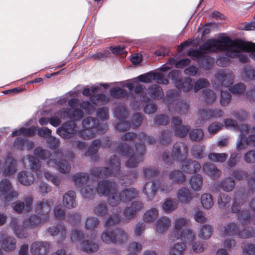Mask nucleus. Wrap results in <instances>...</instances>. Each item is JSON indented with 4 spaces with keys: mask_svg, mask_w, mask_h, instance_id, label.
Masks as SVG:
<instances>
[{
    "mask_svg": "<svg viewBox=\"0 0 255 255\" xmlns=\"http://www.w3.org/2000/svg\"><path fill=\"white\" fill-rule=\"evenodd\" d=\"M189 184L194 191H200L203 184L202 176L199 174L192 176L189 179Z\"/></svg>",
    "mask_w": 255,
    "mask_h": 255,
    "instance_id": "c9c22d12",
    "label": "nucleus"
},
{
    "mask_svg": "<svg viewBox=\"0 0 255 255\" xmlns=\"http://www.w3.org/2000/svg\"><path fill=\"white\" fill-rule=\"evenodd\" d=\"M158 215V211L155 208H152L144 213L143 219L145 222H152L157 218Z\"/></svg>",
    "mask_w": 255,
    "mask_h": 255,
    "instance_id": "3c124183",
    "label": "nucleus"
},
{
    "mask_svg": "<svg viewBox=\"0 0 255 255\" xmlns=\"http://www.w3.org/2000/svg\"><path fill=\"white\" fill-rule=\"evenodd\" d=\"M94 212L95 214L98 216L105 215L108 212L106 203L102 202L99 203L97 206H95Z\"/></svg>",
    "mask_w": 255,
    "mask_h": 255,
    "instance_id": "13d9d810",
    "label": "nucleus"
},
{
    "mask_svg": "<svg viewBox=\"0 0 255 255\" xmlns=\"http://www.w3.org/2000/svg\"><path fill=\"white\" fill-rule=\"evenodd\" d=\"M57 115L61 119H69L71 120V109L68 108H63L60 109L56 112Z\"/></svg>",
    "mask_w": 255,
    "mask_h": 255,
    "instance_id": "69168bd1",
    "label": "nucleus"
},
{
    "mask_svg": "<svg viewBox=\"0 0 255 255\" xmlns=\"http://www.w3.org/2000/svg\"><path fill=\"white\" fill-rule=\"evenodd\" d=\"M212 227L210 225H203L199 232V237L203 239H209L212 234Z\"/></svg>",
    "mask_w": 255,
    "mask_h": 255,
    "instance_id": "5fc2aeb1",
    "label": "nucleus"
},
{
    "mask_svg": "<svg viewBox=\"0 0 255 255\" xmlns=\"http://www.w3.org/2000/svg\"><path fill=\"white\" fill-rule=\"evenodd\" d=\"M16 241L15 239L12 237H9L3 240L1 243V248L6 251H10L15 249Z\"/></svg>",
    "mask_w": 255,
    "mask_h": 255,
    "instance_id": "79ce46f5",
    "label": "nucleus"
},
{
    "mask_svg": "<svg viewBox=\"0 0 255 255\" xmlns=\"http://www.w3.org/2000/svg\"><path fill=\"white\" fill-rule=\"evenodd\" d=\"M178 202L177 201L171 199H167L163 203L162 208L166 213H169L177 208Z\"/></svg>",
    "mask_w": 255,
    "mask_h": 255,
    "instance_id": "864d4df0",
    "label": "nucleus"
},
{
    "mask_svg": "<svg viewBox=\"0 0 255 255\" xmlns=\"http://www.w3.org/2000/svg\"><path fill=\"white\" fill-rule=\"evenodd\" d=\"M17 178L21 184L26 186L31 184L34 180L33 175L26 171L19 172L18 174Z\"/></svg>",
    "mask_w": 255,
    "mask_h": 255,
    "instance_id": "f704fd0d",
    "label": "nucleus"
},
{
    "mask_svg": "<svg viewBox=\"0 0 255 255\" xmlns=\"http://www.w3.org/2000/svg\"><path fill=\"white\" fill-rule=\"evenodd\" d=\"M26 159L28 161L30 168L35 172L37 178L40 179L42 175L40 170L41 163L39 160L32 155L28 156Z\"/></svg>",
    "mask_w": 255,
    "mask_h": 255,
    "instance_id": "c85d7f7f",
    "label": "nucleus"
},
{
    "mask_svg": "<svg viewBox=\"0 0 255 255\" xmlns=\"http://www.w3.org/2000/svg\"><path fill=\"white\" fill-rule=\"evenodd\" d=\"M101 238L104 242L110 244L125 242L127 240L128 236L126 232L120 229L108 228L102 233Z\"/></svg>",
    "mask_w": 255,
    "mask_h": 255,
    "instance_id": "f8f14e48",
    "label": "nucleus"
},
{
    "mask_svg": "<svg viewBox=\"0 0 255 255\" xmlns=\"http://www.w3.org/2000/svg\"><path fill=\"white\" fill-rule=\"evenodd\" d=\"M33 153L35 156L42 160H46L52 156L47 161V165L49 167L57 168L62 173H68L70 170V165L66 160L62 159L63 153L60 149L56 150L52 156L50 151L44 149L41 147H37L34 149Z\"/></svg>",
    "mask_w": 255,
    "mask_h": 255,
    "instance_id": "0eeeda50",
    "label": "nucleus"
},
{
    "mask_svg": "<svg viewBox=\"0 0 255 255\" xmlns=\"http://www.w3.org/2000/svg\"><path fill=\"white\" fill-rule=\"evenodd\" d=\"M199 49L200 50L197 49L190 50L188 52V55L190 56L193 60H197L200 67L205 70H211L214 64V59L211 57L205 56L202 51L207 52H210L209 51L203 50L201 49L200 48H199ZM211 52H213V51Z\"/></svg>",
    "mask_w": 255,
    "mask_h": 255,
    "instance_id": "ddd939ff",
    "label": "nucleus"
},
{
    "mask_svg": "<svg viewBox=\"0 0 255 255\" xmlns=\"http://www.w3.org/2000/svg\"><path fill=\"white\" fill-rule=\"evenodd\" d=\"M228 156L226 153L212 152L209 154L208 159L213 162L223 163L227 159Z\"/></svg>",
    "mask_w": 255,
    "mask_h": 255,
    "instance_id": "58836bf2",
    "label": "nucleus"
},
{
    "mask_svg": "<svg viewBox=\"0 0 255 255\" xmlns=\"http://www.w3.org/2000/svg\"><path fill=\"white\" fill-rule=\"evenodd\" d=\"M245 196L243 194L236 195L233 204L232 206V211L234 213L238 214L240 223L243 225L247 224L251 219V216L248 212L244 209L246 205L245 204Z\"/></svg>",
    "mask_w": 255,
    "mask_h": 255,
    "instance_id": "9b49d317",
    "label": "nucleus"
},
{
    "mask_svg": "<svg viewBox=\"0 0 255 255\" xmlns=\"http://www.w3.org/2000/svg\"><path fill=\"white\" fill-rule=\"evenodd\" d=\"M48 232L52 236H57L59 233L62 240L66 237V230L61 224L57 225V227H50L48 229Z\"/></svg>",
    "mask_w": 255,
    "mask_h": 255,
    "instance_id": "4c0bfd02",
    "label": "nucleus"
},
{
    "mask_svg": "<svg viewBox=\"0 0 255 255\" xmlns=\"http://www.w3.org/2000/svg\"><path fill=\"white\" fill-rule=\"evenodd\" d=\"M109 165L111 169L107 167L92 168L90 170V175L95 178H105L110 176L119 177L121 165L119 158L116 155L112 156L109 158Z\"/></svg>",
    "mask_w": 255,
    "mask_h": 255,
    "instance_id": "9d476101",
    "label": "nucleus"
},
{
    "mask_svg": "<svg viewBox=\"0 0 255 255\" xmlns=\"http://www.w3.org/2000/svg\"><path fill=\"white\" fill-rule=\"evenodd\" d=\"M136 137L140 142L135 144V152L130 147L128 142L121 143L116 148V151L122 156H126L128 158L125 163L128 168L135 167L138 166L140 162L143 160V155L145 151L144 146L145 142L151 144L155 142V139L154 137L147 136L144 132H140L137 136L133 132H127L121 136V139L124 141L130 143Z\"/></svg>",
    "mask_w": 255,
    "mask_h": 255,
    "instance_id": "f03ea898",
    "label": "nucleus"
},
{
    "mask_svg": "<svg viewBox=\"0 0 255 255\" xmlns=\"http://www.w3.org/2000/svg\"><path fill=\"white\" fill-rule=\"evenodd\" d=\"M148 93L151 98L154 99H161L163 96L162 88L157 85L153 84L148 88Z\"/></svg>",
    "mask_w": 255,
    "mask_h": 255,
    "instance_id": "473e14b6",
    "label": "nucleus"
},
{
    "mask_svg": "<svg viewBox=\"0 0 255 255\" xmlns=\"http://www.w3.org/2000/svg\"><path fill=\"white\" fill-rule=\"evenodd\" d=\"M231 198L226 193H221L220 194L218 200V204L220 209L226 208L230 206V202Z\"/></svg>",
    "mask_w": 255,
    "mask_h": 255,
    "instance_id": "8fccbe9b",
    "label": "nucleus"
},
{
    "mask_svg": "<svg viewBox=\"0 0 255 255\" xmlns=\"http://www.w3.org/2000/svg\"><path fill=\"white\" fill-rule=\"evenodd\" d=\"M18 193L13 188L11 183L7 179L0 182V198L4 202H8L18 197Z\"/></svg>",
    "mask_w": 255,
    "mask_h": 255,
    "instance_id": "dca6fc26",
    "label": "nucleus"
},
{
    "mask_svg": "<svg viewBox=\"0 0 255 255\" xmlns=\"http://www.w3.org/2000/svg\"><path fill=\"white\" fill-rule=\"evenodd\" d=\"M159 181L157 180L152 182H147L143 188V192L146 195L149 200L151 199L155 195L157 189L159 188L161 191L167 193L172 190V185L161 184L159 187Z\"/></svg>",
    "mask_w": 255,
    "mask_h": 255,
    "instance_id": "2eb2a0df",
    "label": "nucleus"
},
{
    "mask_svg": "<svg viewBox=\"0 0 255 255\" xmlns=\"http://www.w3.org/2000/svg\"><path fill=\"white\" fill-rule=\"evenodd\" d=\"M200 202L202 206L205 209H210L213 205L212 196L209 193L202 194L201 197Z\"/></svg>",
    "mask_w": 255,
    "mask_h": 255,
    "instance_id": "a19ab883",
    "label": "nucleus"
},
{
    "mask_svg": "<svg viewBox=\"0 0 255 255\" xmlns=\"http://www.w3.org/2000/svg\"><path fill=\"white\" fill-rule=\"evenodd\" d=\"M50 250V244L47 242L36 241L30 246V251L33 255H45Z\"/></svg>",
    "mask_w": 255,
    "mask_h": 255,
    "instance_id": "4be33fe9",
    "label": "nucleus"
},
{
    "mask_svg": "<svg viewBox=\"0 0 255 255\" xmlns=\"http://www.w3.org/2000/svg\"><path fill=\"white\" fill-rule=\"evenodd\" d=\"M68 105L74 109L77 106H79L87 114H91L95 111V107L90 102L87 101H82L79 103V100L77 98H71L68 100Z\"/></svg>",
    "mask_w": 255,
    "mask_h": 255,
    "instance_id": "412c9836",
    "label": "nucleus"
},
{
    "mask_svg": "<svg viewBox=\"0 0 255 255\" xmlns=\"http://www.w3.org/2000/svg\"><path fill=\"white\" fill-rule=\"evenodd\" d=\"M203 170L211 177L216 179L220 177L221 171L213 164L205 163L203 166Z\"/></svg>",
    "mask_w": 255,
    "mask_h": 255,
    "instance_id": "c756f323",
    "label": "nucleus"
},
{
    "mask_svg": "<svg viewBox=\"0 0 255 255\" xmlns=\"http://www.w3.org/2000/svg\"><path fill=\"white\" fill-rule=\"evenodd\" d=\"M205 147L203 146L194 145L191 149L192 155L196 158L201 159L204 157Z\"/></svg>",
    "mask_w": 255,
    "mask_h": 255,
    "instance_id": "052dcab7",
    "label": "nucleus"
},
{
    "mask_svg": "<svg viewBox=\"0 0 255 255\" xmlns=\"http://www.w3.org/2000/svg\"><path fill=\"white\" fill-rule=\"evenodd\" d=\"M90 99L95 105H105L108 103L110 100L109 97L103 93L92 95Z\"/></svg>",
    "mask_w": 255,
    "mask_h": 255,
    "instance_id": "e433bc0d",
    "label": "nucleus"
},
{
    "mask_svg": "<svg viewBox=\"0 0 255 255\" xmlns=\"http://www.w3.org/2000/svg\"><path fill=\"white\" fill-rule=\"evenodd\" d=\"M76 194L74 191L70 190L63 196L62 203L68 209H72L76 207Z\"/></svg>",
    "mask_w": 255,
    "mask_h": 255,
    "instance_id": "a878e982",
    "label": "nucleus"
},
{
    "mask_svg": "<svg viewBox=\"0 0 255 255\" xmlns=\"http://www.w3.org/2000/svg\"><path fill=\"white\" fill-rule=\"evenodd\" d=\"M169 178L171 180L178 183H183L186 180L185 176L183 173L180 170H175L170 172L169 174Z\"/></svg>",
    "mask_w": 255,
    "mask_h": 255,
    "instance_id": "de8ad7c7",
    "label": "nucleus"
},
{
    "mask_svg": "<svg viewBox=\"0 0 255 255\" xmlns=\"http://www.w3.org/2000/svg\"><path fill=\"white\" fill-rule=\"evenodd\" d=\"M142 249L141 245L137 242L131 243L128 247L129 254L128 255H137L138 253Z\"/></svg>",
    "mask_w": 255,
    "mask_h": 255,
    "instance_id": "774afa93",
    "label": "nucleus"
},
{
    "mask_svg": "<svg viewBox=\"0 0 255 255\" xmlns=\"http://www.w3.org/2000/svg\"><path fill=\"white\" fill-rule=\"evenodd\" d=\"M79 128L77 124L72 121H67L57 129V133L65 139H70L78 134Z\"/></svg>",
    "mask_w": 255,
    "mask_h": 255,
    "instance_id": "f3484780",
    "label": "nucleus"
},
{
    "mask_svg": "<svg viewBox=\"0 0 255 255\" xmlns=\"http://www.w3.org/2000/svg\"><path fill=\"white\" fill-rule=\"evenodd\" d=\"M245 89L246 86L243 83H238L229 89L231 93L236 95H240L243 93Z\"/></svg>",
    "mask_w": 255,
    "mask_h": 255,
    "instance_id": "338daca9",
    "label": "nucleus"
},
{
    "mask_svg": "<svg viewBox=\"0 0 255 255\" xmlns=\"http://www.w3.org/2000/svg\"><path fill=\"white\" fill-rule=\"evenodd\" d=\"M88 179V175L85 173H77L73 176V181L77 187L82 186Z\"/></svg>",
    "mask_w": 255,
    "mask_h": 255,
    "instance_id": "37998d69",
    "label": "nucleus"
},
{
    "mask_svg": "<svg viewBox=\"0 0 255 255\" xmlns=\"http://www.w3.org/2000/svg\"><path fill=\"white\" fill-rule=\"evenodd\" d=\"M204 136V133L201 129H194L189 132V137L192 140L198 141L201 140Z\"/></svg>",
    "mask_w": 255,
    "mask_h": 255,
    "instance_id": "0e129e2a",
    "label": "nucleus"
},
{
    "mask_svg": "<svg viewBox=\"0 0 255 255\" xmlns=\"http://www.w3.org/2000/svg\"><path fill=\"white\" fill-rule=\"evenodd\" d=\"M180 72L177 70H173L168 73V77L172 79L176 87H180L182 79L180 78Z\"/></svg>",
    "mask_w": 255,
    "mask_h": 255,
    "instance_id": "6e6d98bb",
    "label": "nucleus"
},
{
    "mask_svg": "<svg viewBox=\"0 0 255 255\" xmlns=\"http://www.w3.org/2000/svg\"><path fill=\"white\" fill-rule=\"evenodd\" d=\"M229 39L231 41L235 42L244 43L240 40H233L228 37L220 36L218 39H209L204 44L201 45L200 49L203 50L216 52L217 51H226L227 54L231 58L239 57V60L242 63H247L249 58L247 54H242V51L245 52H253L252 53H255V50H245L241 49H236L237 48L232 46V44H226L224 43V41H226L225 39Z\"/></svg>",
    "mask_w": 255,
    "mask_h": 255,
    "instance_id": "39448f33",
    "label": "nucleus"
},
{
    "mask_svg": "<svg viewBox=\"0 0 255 255\" xmlns=\"http://www.w3.org/2000/svg\"><path fill=\"white\" fill-rule=\"evenodd\" d=\"M98 120L91 117H87L82 121L83 128L96 129Z\"/></svg>",
    "mask_w": 255,
    "mask_h": 255,
    "instance_id": "49530a36",
    "label": "nucleus"
},
{
    "mask_svg": "<svg viewBox=\"0 0 255 255\" xmlns=\"http://www.w3.org/2000/svg\"><path fill=\"white\" fill-rule=\"evenodd\" d=\"M143 208L141 202L134 201L132 202L131 207L126 208L123 212L125 219L128 222L130 220L134 217L137 212L140 211Z\"/></svg>",
    "mask_w": 255,
    "mask_h": 255,
    "instance_id": "5701e85b",
    "label": "nucleus"
},
{
    "mask_svg": "<svg viewBox=\"0 0 255 255\" xmlns=\"http://www.w3.org/2000/svg\"><path fill=\"white\" fill-rule=\"evenodd\" d=\"M193 80L190 77H186L181 80L180 87H176L177 89L170 90L167 92L166 97L164 99V102L167 104L168 110L175 114L180 115L186 114L188 111L189 105L182 101H176L180 96V90L184 92L191 91L193 87Z\"/></svg>",
    "mask_w": 255,
    "mask_h": 255,
    "instance_id": "423d86ee",
    "label": "nucleus"
},
{
    "mask_svg": "<svg viewBox=\"0 0 255 255\" xmlns=\"http://www.w3.org/2000/svg\"><path fill=\"white\" fill-rule=\"evenodd\" d=\"M117 186L115 182L108 180L99 182L96 188V191L100 195L108 196L109 204L113 207L112 215L110 216L105 222L106 227L113 226L120 221V214L121 208L117 206L121 202H126L136 198L138 195L137 191L134 188H129L124 190L120 194L117 193Z\"/></svg>",
    "mask_w": 255,
    "mask_h": 255,
    "instance_id": "f257e3e1",
    "label": "nucleus"
},
{
    "mask_svg": "<svg viewBox=\"0 0 255 255\" xmlns=\"http://www.w3.org/2000/svg\"><path fill=\"white\" fill-rule=\"evenodd\" d=\"M134 93L136 94L137 97H140L139 102L136 101L133 104L134 107L138 108L141 105L146 104L149 101V99L146 96L145 92V87L143 85H139L136 86L134 89Z\"/></svg>",
    "mask_w": 255,
    "mask_h": 255,
    "instance_id": "b1692460",
    "label": "nucleus"
},
{
    "mask_svg": "<svg viewBox=\"0 0 255 255\" xmlns=\"http://www.w3.org/2000/svg\"><path fill=\"white\" fill-rule=\"evenodd\" d=\"M177 199L182 203H189L192 199L191 194L189 190L186 187H181L176 194Z\"/></svg>",
    "mask_w": 255,
    "mask_h": 255,
    "instance_id": "7c9ffc66",
    "label": "nucleus"
},
{
    "mask_svg": "<svg viewBox=\"0 0 255 255\" xmlns=\"http://www.w3.org/2000/svg\"><path fill=\"white\" fill-rule=\"evenodd\" d=\"M52 201L43 199L37 201L34 205L35 212L43 218L33 215L25 219L23 222V227L17 226V219L15 218L11 219L10 226L13 228L17 237L20 239L25 238L27 232L24 228H34L47 222L49 219V213L51 209Z\"/></svg>",
    "mask_w": 255,
    "mask_h": 255,
    "instance_id": "7ed1b4c3",
    "label": "nucleus"
},
{
    "mask_svg": "<svg viewBox=\"0 0 255 255\" xmlns=\"http://www.w3.org/2000/svg\"><path fill=\"white\" fill-rule=\"evenodd\" d=\"M99 220L95 217H89L85 223V228L87 230H93L99 224Z\"/></svg>",
    "mask_w": 255,
    "mask_h": 255,
    "instance_id": "e2e57ef3",
    "label": "nucleus"
},
{
    "mask_svg": "<svg viewBox=\"0 0 255 255\" xmlns=\"http://www.w3.org/2000/svg\"><path fill=\"white\" fill-rule=\"evenodd\" d=\"M114 114L117 119L122 121L127 118L128 112L124 106H119L115 109Z\"/></svg>",
    "mask_w": 255,
    "mask_h": 255,
    "instance_id": "a18cd8bd",
    "label": "nucleus"
},
{
    "mask_svg": "<svg viewBox=\"0 0 255 255\" xmlns=\"http://www.w3.org/2000/svg\"><path fill=\"white\" fill-rule=\"evenodd\" d=\"M98 245L87 240L83 241L81 244V249L85 252H94L97 251Z\"/></svg>",
    "mask_w": 255,
    "mask_h": 255,
    "instance_id": "c03bdc74",
    "label": "nucleus"
},
{
    "mask_svg": "<svg viewBox=\"0 0 255 255\" xmlns=\"http://www.w3.org/2000/svg\"><path fill=\"white\" fill-rule=\"evenodd\" d=\"M188 221L185 218H177L173 222V228L170 233L169 240L174 241L181 239L185 243H190L194 239V233L189 229L183 230L188 225Z\"/></svg>",
    "mask_w": 255,
    "mask_h": 255,
    "instance_id": "1a4fd4ad",
    "label": "nucleus"
},
{
    "mask_svg": "<svg viewBox=\"0 0 255 255\" xmlns=\"http://www.w3.org/2000/svg\"><path fill=\"white\" fill-rule=\"evenodd\" d=\"M33 204V198L31 196L24 198V202L16 201L12 205L13 210L17 214L31 211Z\"/></svg>",
    "mask_w": 255,
    "mask_h": 255,
    "instance_id": "a211bd4d",
    "label": "nucleus"
},
{
    "mask_svg": "<svg viewBox=\"0 0 255 255\" xmlns=\"http://www.w3.org/2000/svg\"><path fill=\"white\" fill-rule=\"evenodd\" d=\"M16 171V160L13 157L7 155L5 160L4 175L9 176L14 174Z\"/></svg>",
    "mask_w": 255,
    "mask_h": 255,
    "instance_id": "bb28decb",
    "label": "nucleus"
},
{
    "mask_svg": "<svg viewBox=\"0 0 255 255\" xmlns=\"http://www.w3.org/2000/svg\"><path fill=\"white\" fill-rule=\"evenodd\" d=\"M36 131H37V127L32 126L28 128H21L12 132L11 136L14 137L22 134L26 136H32L34 135Z\"/></svg>",
    "mask_w": 255,
    "mask_h": 255,
    "instance_id": "2f4dec72",
    "label": "nucleus"
},
{
    "mask_svg": "<svg viewBox=\"0 0 255 255\" xmlns=\"http://www.w3.org/2000/svg\"><path fill=\"white\" fill-rule=\"evenodd\" d=\"M209 85V82L207 79L200 78L195 82L193 89L195 92H197L204 88L208 87Z\"/></svg>",
    "mask_w": 255,
    "mask_h": 255,
    "instance_id": "680f3d73",
    "label": "nucleus"
},
{
    "mask_svg": "<svg viewBox=\"0 0 255 255\" xmlns=\"http://www.w3.org/2000/svg\"><path fill=\"white\" fill-rule=\"evenodd\" d=\"M111 84H108L107 83L97 84L91 87L90 88H85L82 92V94L85 96H89L92 93H95L98 91L100 89V86L103 87L104 89H107L110 86Z\"/></svg>",
    "mask_w": 255,
    "mask_h": 255,
    "instance_id": "ea45409f",
    "label": "nucleus"
},
{
    "mask_svg": "<svg viewBox=\"0 0 255 255\" xmlns=\"http://www.w3.org/2000/svg\"><path fill=\"white\" fill-rule=\"evenodd\" d=\"M235 186V183L234 180L230 177L224 178L217 184L218 187L226 192L232 191L234 188Z\"/></svg>",
    "mask_w": 255,
    "mask_h": 255,
    "instance_id": "72a5a7b5",
    "label": "nucleus"
},
{
    "mask_svg": "<svg viewBox=\"0 0 255 255\" xmlns=\"http://www.w3.org/2000/svg\"><path fill=\"white\" fill-rule=\"evenodd\" d=\"M172 126L176 136L183 137L186 136L190 128L188 126L182 125V120L179 117H173L172 119Z\"/></svg>",
    "mask_w": 255,
    "mask_h": 255,
    "instance_id": "aec40b11",
    "label": "nucleus"
},
{
    "mask_svg": "<svg viewBox=\"0 0 255 255\" xmlns=\"http://www.w3.org/2000/svg\"><path fill=\"white\" fill-rule=\"evenodd\" d=\"M215 77L216 80L220 83L222 87H229L234 82V75L230 71L219 70L215 73Z\"/></svg>",
    "mask_w": 255,
    "mask_h": 255,
    "instance_id": "6ab92c4d",
    "label": "nucleus"
},
{
    "mask_svg": "<svg viewBox=\"0 0 255 255\" xmlns=\"http://www.w3.org/2000/svg\"><path fill=\"white\" fill-rule=\"evenodd\" d=\"M224 236H233L237 235L242 239H247L253 236L254 230L252 228H245L242 231H239L236 223L231 222L227 224L222 231Z\"/></svg>",
    "mask_w": 255,
    "mask_h": 255,
    "instance_id": "4468645a",
    "label": "nucleus"
},
{
    "mask_svg": "<svg viewBox=\"0 0 255 255\" xmlns=\"http://www.w3.org/2000/svg\"><path fill=\"white\" fill-rule=\"evenodd\" d=\"M171 225V220L166 217L159 218L156 223V233L162 234L166 231Z\"/></svg>",
    "mask_w": 255,
    "mask_h": 255,
    "instance_id": "cd10ccee",
    "label": "nucleus"
},
{
    "mask_svg": "<svg viewBox=\"0 0 255 255\" xmlns=\"http://www.w3.org/2000/svg\"><path fill=\"white\" fill-rule=\"evenodd\" d=\"M101 141L99 139L94 140L90 144L88 149L85 153L86 156H89L94 161H97L99 159L98 151L101 146Z\"/></svg>",
    "mask_w": 255,
    "mask_h": 255,
    "instance_id": "393cba45",
    "label": "nucleus"
},
{
    "mask_svg": "<svg viewBox=\"0 0 255 255\" xmlns=\"http://www.w3.org/2000/svg\"><path fill=\"white\" fill-rule=\"evenodd\" d=\"M186 249V246L182 243H179L172 246L170 250V255H182L183 252Z\"/></svg>",
    "mask_w": 255,
    "mask_h": 255,
    "instance_id": "603ef678",
    "label": "nucleus"
},
{
    "mask_svg": "<svg viewBox=\"0 0 255 255\" xmlns=\"http://www.w3.org/2000/svg\"><path fill=\"white\" fill-rule=\"evenodd\" d=\"M110 93L112 97L117 98L125 97L128 94L126 90L120 87L111 88L110 90Z\"/></svg>",
    "mask_w": 255,
    "mask_h": 255,
    "instance_id": "4d7b16f0",
    "label": "nucleus"
},
{
    "mask_svg": "<svg viewBox=\"0 0 255 255\" xmlns=\"http://www.w3.org/2000/svg\"><path fill=\"white\" fill-rule=\"evenodd\" d=\"M224 123L226 128L233 129L235 131H240L236 144L237 149H244L248 144L255 145V135H250L247 137L250 130V127L248 125L242 124L238 126L236 121L231 119H225Z\"/></svg>",
    "mask_w": 255,
    "mask_h": 255,
    "instance_id": "6e6552de",
    "label": "nucleus"
},
{
    "mask_svg": "<svg viewBox=\"0 0 255 255\" xmlns=\"http://www.w3.org/2000/svg\"><path fill=\"white\" fill-rule=\"evenodd\" d=\"M53 212L54 216L57 219L62 220L65 218V209L61 204H58L54 207Z\"/></svg>",
    "mask_w": 255,
    "mask_h": 255,
    "instance_id": "bf43d9fd",
    "label": "nucleus"
},
{
    "mask_svg": "<svg viewBox=\"0 0 255 255\" xmlns=\"http://www.w3.org/2000/svg\"><path fill=\"white\" fill-rule=\"evenodd\" d=\"M96 134V129L83 128L79 130L78 136L85 140H89L94 138Z\"/></svg>",
    "mask_w": 255,
    "mask_h": 255,
    "instance_id": "09e8293b",
    "label": "nucleus"
},
{
    "mask_svg": "<svg viewBox=\"0 0 255 255\" xmlns=\"http://www.w3.org/2000/svg\"><path fill=\"white\" fill-rule=\"evenodd\" d=\"M188 148L187 145L183 142H177L174 145L171 154L164 152L162 159L167 165L173 164L175 160L181 163L182 169L188 173H196L201 169V165L196 161L187 159Z\"/></svg>",
    "mask_w": 255,
    "mask_h": 255,
    "instance_id": "20e7f679",
    "label": "nucleus"
}]
</instances>
